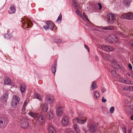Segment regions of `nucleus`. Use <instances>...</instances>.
<instances>
[{
	"label": "nucleus",
	"mask_w": 133,
	"mask_h": 133,
	"mask_svg": "<svg viewBox=\"0 0 133 133\" xmlns=\"http://www.w3.org/2000/svg\"><path fill=\"white\" fill-rule=\"evenodd\" d=\"M11 81L10 79L8 77H6L4 80V84L6 85H10L11 84Z\"/></svg>",
	"instance_id": "nucleus-25"
},
{
	"label": "nucleus",
	"mask_w": 133,
	"mask_h": 133,
	"mask_svg": "<svg viewBox=\"0 0 133 133\" xmlns=\"http://www.w3.org/2000/svg\"><path fill=\"white\" fill-rule=\"evenodd\" d=\"M55 41L57 43H60L62 42V40L60 39H55Z\"/></svg>",
	"instance_id": "nucleus-42"
},
{
	"label": "nucleus",
	"mask_w": 133,
	"mask_h": 133,
	"mask_svg": "<svg viewBox=\"0 0 133 133\" xmlns=\"http://www.w3.org/2000/svg\"><path fill=\"white\" fill-rule=\"evenodd\" d=\"M106 89L103 87H101V91L102 93H104L106 91Z\"/></svg>",
	"instance_id": "nucleus-40"
},
{
	"label": "nucleus",
	"mask_w": 133,
	"mask_h": 133,
	"mask_svg": "<svg viewBox=\"0 0 133 133\" xmlns=\"http://www.w3.org/2000/svg\"><path fill=\"white\" fill-rule=\"evenodd\" d=\"M16 6L14 5H12L10 7L8 13L10 14H14L16 10Z\"/></svg>",
	"instance_id": "nucleus-10"
},
{
	"label": "nucleus",
	"mask_w": 133,
	"mask_h": 133,
	"mask_svg": "<svg viewBox=\"0 0 133 133\" xmlns=\"http://www.w3.org/2000/svg\"><path fill=\"white\" fill-rule=\"evenodd\" d=\"M131 88H132V89H133V86H132L131 87Z\"/></svg>",
	"instance_id": "nucleus-64"
},
{
	"label": "nucleus",
	"mask_w": 133,
	"mask_h": 133,
	"mask_svg": "<svg viewBox=\"0 0 133 133\" xmlns=\"http://www.w3.org/2000/svg\"><path fill=\"white\" fill-rule=\"evenodd\" d=\"M19 88L21 92H24L26 89V87L25 84H23L21 85Z\"/></svg>",
	"instance_id": "nucleus-26"
},
{
	"label": "nucleus",
	"mask_w": 133,
	"mask_h": 133,
	"mask_svg": "<svg viewBox=\"0 0 133 133\" xmlns=\"http://www.w3.org/2000/svg\"><path fill=\"white\" fill-rule=\"evenodd\" d=\"M12 35L10 33H8L4 35V37L6 39H9L12 37Z\"/></svg>",
	"instance_id": "nucleus-31"
},
{
	"label": "nucleus",
	"mask_w": 133,
	"mask_h": 133,
	"mask_svg": "<svg viewBox=\"0 0 133 133\" xmlns=\"http://www.w3.org/2000/svg\"><path fill=\"white\" fill-rule=\"evenodd\" d=\"M105 58H106L108 60L110 61V56L109 55H106Z\"/></svg>",
	"instance_id": "nucleus-43"
},
{
	"label": "nucleus",
	"mask_w": 133,
	"mask_h": 133,
	"mask_svg": "<svg viewBox=\"0 0 133 133\" xmlns=\"http://www.w3.org/2000/svg\"><path fill=\"white\" fill-rule=\"evenodd\" d=\"M68 133H75L74 132L72 131H70Z\"/></svg>",
	"instance_id": "nucleus-60"
},
{
	"label": "nucleus",
	"mask_w": 133,
	"mask_h": 133,
	"mask_svg": "<svg viewBox=\"0 0 133 133\" xmlns=\"http://www.w3.org/2000/svg\"><path fill=\"white\" fill-rule=\"evenodd\" d=\"M62 19V15L61 14H60L59 16L57 19L56 21V22H58V21H61Z\"/></svg>",
	"instance_id": "nucleus-37"
},
{
	"label": "nucleus",
	"mask_w": 133,
	"mask_h": 133,
	"mask_svg": "<svg viewBox=\"0 0 133 133\" xmlns=\"http://www.w3.org/2000/svg\"><path fill=\"white\" fill-rule=\"evenodd\" d=\"M8 93L7 92L3 94V96L0 97V100L1 101L4 103L6 102V100L8 97Z\"/></svg>",
	"instance_id": "nucleus-9"
},
{
	"label": "nucleus",
	"mask_w": 133,
	"mask_h": 133,
	"mask_svg": "<svg viewBox=\"0 0 133 133\" xmlns=\"http://www.w3.org/2000/svg\"><path fill=\"white\" fill-rule=\"evenodd\" d=\"M128 67L131 70L132 69V66L130 63L128 64Z\"/></svg>",
	"instance_id": "nucleus-52"
},
{
	"label": "nucleus",
	"mask_w": 133,
	"mask_h": 133,
	"mask_svg": "<svg viewBox=\"0 0 133 133\" xmlns=\"http://www.w3.org/2000/svg\"><path fill=\"white\" fill-rule=\"evenodd\" d=\"M76 9H77L76 11V14L77 15H79L80 16V17H82V14H81L80 11L78 10V8Z\"/></svg>",
	"instance_id": "nucleus-35"
},
{
	"label": "nucleus",
	"mask_w": 133,
	"mask_h": 133,
	"mask_svg": "<svg viewBox=\"0 0 133 133\" xmlns=\"http://www.w3.org/2000/svg\"><path fill=\"white\" fill-rule=\"evenodd\" d=\"M36 120V123L38 125H39L42 124L44 121L43 119L39 115Z\"/></svg>",
	"instance_id": "nucleus-12"
},
{
	"label": "nucleus",
	"mask_w": 133,
	"mask_h": 133,
	"mask_svg": "<svg viewBox=\"0 0 133 133\" xmlns=\"http://www.w3.org/2000/svg\"><path fill=\"white\" fill-rule=\"evenodd\" d=\"M132 1V0H124L123 1V4L126 7H129Z\"/></svg>",
	"instance_id": "nucleus-20"
},
{
	"label": "nucleus",
	"mask_w": 133,
	"mask_h": 133,
	"mask_svg": "<svg viewBox=\"0 0 133 133\" xmlns=\"http://www.w3.org/2000/svg\"><path fill=\"white\" fill-rule=\"evenodd\" d=\"M112 66L114 68L116 69H119L120 68V66L119 64H118L117 62L115 60L111 62Z\"/></svg>",
	"instance_id": "nucleus-14"
},
{
	"label": "nucleus",
	"mask_w": 133,
	"mask_h": 133,
	"mask_svg": "<svg viewBox=\"0 0 133 133\" xmlns=\"http://www.w3.org/2000/svg\"><path fill=\"white\" fill-rule=\"evenodd\" d=\"M25 107L23 106L22 109V111L23 112H24L25 111Z\"/></svg>",
	"instance_id": "nucleus-54"
},
{
	"label": "nucleus",
	"mask_w": 133,
	"mask_h": 133,
	"mask_svg": "<svg viewBox=\"0 0 133 133\" xmlns=\"http://www.w3.org/2000/svg\"><path fill=\"white\" fill-rule=\"evenodd\" d=\"M69 122L68 118L66 116L63 117L62 119V125L66 126L68 125Z\"/></svg>",
	"instance_id": "nucleus-13"
},
{
	"label": "nucleus",
	"mask_w": 133,
	"mask_h": 133,
	"mask_svg": "<svg viewBox=\"0 0 133 133\" xmlns=\"http://www.w3.org/2000/svg\"><path fill=\"white\" fill-rule=\"evenodd\" d=\"M72 4L74 5V7L76 9L78 8L79 5V4L76 1L73 0L72 2Z\"/></svg>",
	"instance_id": "nucleus-29"
},
{
	"label": "nucleus",
	"mask_w": 133,
	"mask_h": 133,
	"mask_svg": "<svg viewBox=\"0 0 133 133\" xmlns=\"http://www.w3.org/2000/svg\"><path fill=\"white\" fill-rule=\"evenodd\" d=\"M122 90H127V89H126L125 87L122 88Z\"/></svg>",
	"instance_id": "nucleus-58"
},
{
	"label": "nucleus",
	"mask_w": 133,
	"mask_h": 133,
	"mask_svg": "<svg viewBox=\"0 0 133 133\" xmlns=\"http://www.w3.org/2000/svg\"><path fill=\"white\" fill-rule=\"evenodd\" d=\"M41 108L42 110L46 112L48 109V106L46 102L45 103L41 105Z\"/></svg>",
	"instance_id": "nucleus-11"
},
{
	"label": "nucleus",
	"mask_w": 133,
	"mask_h": 133,
	"mask_svg": "<svg viewBox=\"0 0 133 133\" xmlns=\"http://www.w3.org/2000/svg\"><path fill=\"white\" fill-rule=\"evenodd\" d=\"M129 109L131 111H133V105H130L129 107Z\"/></svg>",
	"instance_id": "nucleus-45"
},
{
	"label": "nucleus",
	"mask_w": 133,
	"mask_h": 133,
	"mask_svg": "<svg viewBox=\"0 0 133 133\" xmlns=\"http://www.w3.org/2000/svg\"><path fill=\"white\" fill-rule=\"evenodd\" d=\"M54 98L53 96L50 95H46L45 98L46 102L50 104H52L54 101Z\"/></svg>",
	"instance_id": "nucleus-7"
},
{
	"label": "nucleus",
	"mask_w": 133,
	"mask_h": 133,
	"mask_svg": "<svg viewBox=\"0 0 133 133\" xmlns=\"http://www.w3.org/2000/svg\"><path fill=\"white\" fill-rule=\"evenodd\" d=\"M78 115L79 117L80 118H82L83 117V113H78Z\"/></svg>",
	"instance_id": "nucleus-49"
},
{
	"label": "nucleus",
	"mask_w": 133,
	"mask_h": 133,
	"mask_svg": "<svg viewBox=\"0 0 133 133\" xmlns=\"http://www.w3.org/2000/svg\"><path fill=\"white\" fill-rule=\"evenodd\" d=\"M57 66V62L56 61H54V64L52 65L51 68V71L52 73L55 75L56 72V67Z\"/></svg>",
	"instance_id": "nucleus-17"
},
{
	"label": "nucleus",
	"mask_w": 133,
	"mask_h": 133,
	"mask_svg": "<svg viewBox=\"0 0 133 133\" xmlns=\"http://www.w3.org/2000/svg\"><path fill=\"white\" fill-rule=\"evenodd\" d=\"M128 133H131V130L130 129L129 130H128Z\"/></svg>",
	"instance_id": "nucleus-57"
},
{
	"label": "nucleus",
	"mask_w": 133,
	"mask_h": 133,
	"mask_svg": "<svg viewBox=\"0 0 133 133\" xmlns=\"http://www.w3.org/2000/svg\"><path fill=\"white\" fill-rule=\"evenodd\" d=\"M99 92L98 91H95L94 96L95 99H97L98 98L99 96Z\"/></svg>",
	"instance_id": "nucleus-32"
},
{
	"label": "nucleus",
	"mask_w": 133,
	"mask_h": 133,
	"mask_svg": "<svg viewBox=\"0 0 133 133\" xmlns=\"http://www.w3.org/2000/svg\"><path fill=\"white\" fill-rule=\"evenodd\" d=\"M48 129L50 133H56V130L52 126L49 125L48 126Z\"/></svg>",
	"instance_id": "nucleus-24"
},
{
	"label": "nucleus",
	"mask_w": 133,
	"mask_h": 133,
	"mask_svg": "<svg viewBox=\"0 0 133 133\" xmlns=\"http://www.w3.org/2000/svg\"><path fill=\"white\" fill-rule=\"evenodd\" d=\"M96 130V127L95 124L91 125L89 128V130L91 132L94 133Z\"/></svg>",
	"instance_id": "nucleus-15"
},
{
	"label": "nucleus",
	"mask_w": 133,
	"mask_h": 133,
	"mask_svg": "<svg viewBox=\"0 0 133 133\" xmlns=\"http://www.w3.org/2000/svg\"><path fill=\"white\" fill-rule=\"evenodd\" d=\"M40 116L44 120V121L45 119L47 117V114L45 112H43L42 113L41 115H40Z\"/></svg>",
	"instance_id": "nucleus-34"
},
{
	"label": "nucleus",
	"mask_w": 133,
	"mask_h": 133,
	"mask_svg": "<svg viewBox=\"0 0 133 133\" xmlns=\"http://www.w3.org/2000/svg\"><path fill=\"white\" fill-rule=\"evenodd\" d=\"M101 55L102 57L103 58L105 59V56L106 55V54L104 53L103 52H101Z\"/></svg>",
	"instance_id": "nucleus-41"
},
{
	"label": "nucleus",
	"mask_w": 133,
	"mask_h": 133,
	"mask_svg": "<svg viewBox=\"0 0 133 133\" xmlns=\"http://www.w3.org/2000/svg\"><path fill=\"white\" fill-rule=\"evenodd\" d=\"M119 81L120 82H122L123 83H125L128 84H131V81L129 82L127 81L126 80L124 79L123 78H120L119 79Z\"/></svg>",
	"instance_id": "nucleus-22"
},
{
	"label": "nucleus",
	"mask_w": 133,
	"mask_h": 133,
	"mask_svg": "<svg viewBox=\"0 0 133 133\" xmlns=\"http://www.w3.org/2000/svg\"><path fill=\"white\" fill-rule=\"evenodd\" d=\"M131 121H132L133 120V115H132L131 117Z\"/></svg>",
	"instance_id": "nucleus-59"
},
{
	"label": "nucleus",
	"mask_w": 133,
	"mask_h": 133,
	"mask_svg": "<svg viewBox=\"0 0 133 133\" xmlns=\"http://www.w3.org/2000/svg\"><path fill=\"white\" fill-rule=\"evenodd\" d=\"M96 86V81H93L92 83V84L91 87V88L92 89V90H94L95 89Z\"/></svg>",
	"instance_id": "nucleus-33"
},
{
	"label": "nucleus",
	"mask_w": 133,
	"mask_h": 133,
	"mask_svg": "<svg viewBox=\"0 0 133 133\" xmlns=\"http://www.w3.org/2000/svg\"><path fill=\"white\" fill-rule=\"evenodd\" d=\"M101 49L104 51L108 52L112 51L113 50V48L110 46L104 45L101 46Z\"/></svg>",
	"instance_id": "nucleus-8"
},
{
	"label": "nucleus",
	"mask_w": 133,
	"mask_h": 133,
	"mask_svg": "<svg viewBox=\"0 0 133 133\" xmlns=\"http://www.w3.org/2000/svg\"><path fill=\"white\" fill-rule=\"evenodd\" d=\"M74 128L77 133H80V130L79 129V126L78 124H75L74 126Z\"/></svg>",
	"instance_id": "nucleus-30"
},
{
	"label": "nucleus",
	"mask_w": 133,
	"mask_h": 133,
	"mask_svg": "<svg viewBox=\"0 0 133 133\" xmlns=\"http://www.w3.org/2000/svg\"><path fill=\"white\" fill-rule=\"evenodd\" d=\"M46 24L47 26L44 25L43 27L45 30H47L48 29H49L51 30H53L54 27V24L52 22L48 21H46Z\"/></svg>",
	"instance_id": "nucleus-1"
},
{
	"label": "nucleus",
	"mask_w": 133,
	"mask_h": 133,
	"mask_svg": "<svg viewBox=\"0 0 133 133\" xmlns=\"http://www.w3.org/2000/svg\"><path fill=\"white\" fill-rule=\"evenodd\" d=\"M20 123L22 127L26 128L29 126V124L26 119L25 118H21Z\"/></svg>",
	"instance_id": "nucleus-2"
},
{
	"label": "nucleus",
	"mask_w": 133,
	"mask_h": 133,
	"mask_svg": "<svg viewBox=\"0 0 133 133\" xmlns=\"http://www.w3.org/2000/svg\"><path fill=\"white\" fill-rule=\"evenodd\" d=\"M115 108L114 107H111L110 109V112L111 113H112L114 110Z\"/></svg>",
	"instance_id": "nucleus-39"
},
{
	"label": "nucleus",
	"mask_w": 133,
	"mask_h": 133,
	"mask_svg": "<svg viewBox=\"0 0 133 133\" xmlns=\"http://www.w3.org/2000/svg\"><path fill=\"white\" fill-rule=\"evenodd\" d=\"M98 4L99 7V10L101 9L102 8V5L101 4L99 3H98Z\"/></svg>",
	"instance_id": "nucleus-51"
},
{
	"label": "nucleus",
	"mask_w": 133,
	"mask_h": 133,
	"mask_svg": "<svg viewBox=\"0 0 133 133\" xmlns=\"http://www.w3.org/2000/svg\"><path fill=\"white\" fill-rule=\"evenodd\" d=\"M84 46L85 48H86V49H87V50L88 52H89V49L88 46L85 44L84 45Z\"/></svg>",
	"instance_id": "nucleus-47"
},
{
	"label": "nucleus",
	"mask_w": 133,
	"mask_h": 133,
	"mask_svg": "<svg viewBox=\"0 0 133 133\" xmlns=\"http://www.w3.org/2000/svg\"><path fill=\"white\" fill-rule=\"evenodd\" d=\"M24 21H21V23H22L23 24L25 25L26 24L27 25H28V26H29L30 24H32V22H31V21L27 19L26 20V22H25V21H24V22H23ZM27 28H29V27H26Z\"/></svg>",
	"instance_id": "nucleus-18"
},
{
	"label": "nucleus",
	"mask_w": 133,
	"mask_h": 133,
	"mask_svg": "<svg viewBox=\"0 0 133 133\" xmlns=\"http://www.w3.org/2000/svg\"><path fill=\"white\" fill-rule=\"evenodd\" d=\"M46 117L50 119L52 118L53 117V114L51 111H49L48 114H47Z\"/></svg>",
	"instance_id": "nucleus-28"
},
{
	"label": "nucleus",
	"mask_w": 133,
	"mask_h": 133,
	"mask_svg": "<svg viewBox=\"0 0 133 133\" xmlns=\"http://www.w3.org/2000/svg\"><path fill=\"white\" fill-rule=\"evenodd\" d=\"M122 130L124 133H127L126 128L124 127L122 129Z\"/></svg>",
	"instance_id": "nucleus-48"
},
{
	"label": "nucleus",
	"mask_w": 133,
	"mask_h": 133,
	"mask_svg": "<svg viewBox=\"0 0 133 133\" xmlns=\"http://www.w3.org/2000/svg\"><path fill=\"white\" fill-rule=\"evenodd\" d=\"M117 35H118L119 36L121 37H123L124 36V34L122 33V32H121L119 31L117 32Z\"/></svg>",
	"instance_id": "nucleus-38"
},
{
	"label": "nucleus",
	"mask_w": 133,
	"mask_h": 133,
	"mask_svg": "<svg viewBox=\"0 0 133 133\" xmlns=\"http://www.w3.org/2000/svg\"><path fill=\"white\" fill-rule=\"evenodd\" d=\"M111 73L112 75H115V74H116V71L115 70H112L111 71Z\"/></svg>",
	"instance_id": "nucleus-44"
},
{
	"label": "nucleus",
	"mask_w": 133,
	"mask_h": 133,
	"mask_svg": "<svg viewBox=\"0 0 133 133\" xmlns=\"http://www.w3.org/2000/svg\"><path fill=\"white\" fill-rule=\"evenodd\" d=\"M102 102L103 103H105L107 101L106 99H105L103 97H102Z\"/></svg>",
	"instance_id": "nucleus-50"
},
{
	"label": "nucleus",
	"mask_w": 133,
	"mask_h": 133,
	"mask_svg": "<svg viewBox=\"0 0 133 133\" xmlns=\"http://www.w3.org/2000/svg\"><path fill=\"white\" fill-rule=\"evenodd\" d=\"M8 123L7 119L5 117L0 118V127L2 128H5L7 125Z\"/></svg>",
	"instance_id": "nucleus-4"
},
{
	"label": "nucleus",
	"mask_w": 133,
	"mask_h": 133,
	"mask_svg": "<svg viewBox=\"0 0 133 133\" xmlns=\"http://www.w3.org/2000/svg\"><path fill=\"white\" fill-rule=\"evenodd\" d=\"M28 114L31 117L34 118L38 117L39 115L38 113L34 112L32 111L30 112Z\"/></svg>",
	"instance_id": "nucleus-19"
},
{
	"label": "nucleus",
	"mask_w": 133,
	"mask_h": 133,
	"mask_svg": "<svg viewBox=\"0 0 133 133\" xmlns=\"http://www.w3.org/2000/svg\"><path fill=\"white\" fill-rule=\"evenodd\" d=\"M13 98L12 102V107L15 108L19 103V98L17 95H14Z\"/></svg>",
	"instance_id": "nucleus-3"
},
{
	"label": "nucleus",
	"mask_w": 133,
	"mask_h": 133,
	"mask_svg": "<svg viewBox=\"0 0 133 133\" xmlns=\"http://www.w3.org/2000/svg\"><path fill=\"white\" fill-rule=\"evenodd\" d=\"M85 133H89L88 131H85Z\"/></svg>",
	"instance_id": "nucleus-62"
},
{
	"label": "nucleus",
	"mask_w": 133,
	"mask_h": 133,
	"mask_svg": "<svg viewBox=\"0 0 133 133\" xmlns=\"http://www.w3.org/2000/svg\"><path fill=\"white\" fill-rule=\"evenodd\" d=\"M129 43L130 46L133 47V40L130 41L129 42Z\"/></svg>",
	"instance_id": "nucleus-53"
},
{
	"label": "nucleus",
	"mask_w": 133,
	"mask_h": 133,
	"mask_svg": "<svg viewBox=\"0 0 133 133\" xmlns=\"http://www.w3.org/2000/svg\"><path fill=\"white\" fill-rule=\"evenodd\" d=\"M28 103V102L27 101H25L23 104V106L26 107L27 104Z\"/></svg>",
	"instance_id": "nucleus-55"
},
{
	"label": "nucleus",
	"mask_w": 133,
	"mask_h": 133,
	"mask_svg": "<svg viewBox=\"0 0 133 133\" xmlns=\"http://www.w3.org/2000/svg\"><path fill=\"white\" fill-rule=\"evenodd\" d=\"M63 112V108L59 107L57 108V114L58 116H60L62 114Z\"/></svg>",
	"instance_id": "nucleus-16"
},
{
	"label": "nucleus",
	"mask_w": 133,
	"mask_h": 133,
	"mask_svg": "<svg viewBox=\"0 0 133 133\" xmlns=\"http://www.w3.org/2000/svg\"><path fill=\"white\" fill-rule=\"evenodd\" d=\"M95 8H96L97 9V8H98V6H95Z\"/></svg>",
	"instance_id": "nucleus-63"
},
{
	"label": "nucleus",
	"mask_w": 133,
	"mask_h": 133,
	"mask_svg": "<svg viewBox=\"0 0 133 133\" xmlns=\"http://www.w3.org/2000/svg\"><path fill=\"white\" fill-rule=\"evenodd\" d=\"M83 15L85 17V18L87 20H88L89 19L87 17V16L85 14L84 12L83 13Z\"/></svg>",
	"instance_id": "nucleus-46"
},
{
	"label": "nucleus",
	"mask_w": 133,
	"mask_h": 133,
	"mask_svg": "<svg viewBox=\"0 0 133 133\" xmlns=\"http://www.w3.org/2000/svg\"><path fill=\"white\" fill-rule=\"evenodd\" d=\"M121 17L122 19L125 18L129 20L133 19V14L131 12L122 14Z\"/></svg>",
	"instance_id": "nucleus-5"
},
{
	"label": "nucleus",
	"mask_w": 133,
	"mask_h": 133,
	"mask_svg": "<svg viewBox=\"0 0 133 133\" xmlns=\"http://www.w3.org/2000/svg\"><path fill=\"white\" fill-rule=\"evenodd\" d=\"M35 96L36 98L38 99L39 100H40L41 99L40 95L37 93H36L35 94Z\"/></svg>",
	"instance_id": "nucleus-36"
},
{
	"label": "nucleus",
	"mask_w": 133,
	"mask_h": 133,
	"mask_svg": "<svg viewBox=\"0 0 133 133\" xmlns=\"http://www.w3.org/2000/svg\"><path fill=\"white\" fill-rule=\"evenodd\" d=\"M130 77H131V78H133V75L131 74Z\"/></svg>",
	"instance_id": "nucleus-61"
},
{
	"label": "nucleus",
	"mask_w": 133,
	"mask_h": 133,
	"mask_svg": "<svg viewBox=\"0 0 133 133\" xmlns=\"http://www.w3.org/2000/svg\"><path fill=\"white\" fill-rule=\"evenodd\" d=\"M108 39H110L111 42H117L118 41V37H114L111 36L108 37Z\"/></svg>",
	"instance_id": "nucleus-23"
},
{
	"label": "nucleus",
	"mask_w": 133,
	"mask_h": 133,
	"mask_svg": "<svg viewBox=\"0 0 133 133\" xmlns=\"http://www.w3.org/2000/svg\"><path fill=\"white\" fill-rule=\"evenodd\" d=\"M99 28L105 30H112L113 29V27L112 26H99Z\"/></svg>",
	"instance_id": "nucleus-21"
},
{
	"label": "nucleus",
	"mask_w": 133,
	"mask_h": 133,
	"mask_svg": "<svg viewBox=\"0 0 133 133\" xmlns=\"http://www.w3.org/2000/svg\"><path fill=\"white\" fill-rule=\"evenodd\" d=\"M131 74H130L129 73H127V75L129 77H130Z\"/></svg>",
	"instance_id": "nucleus-56"
},
{
	"label": "nucleus",
	"mask_w": 133,
	"mask_h": 133,
	"mask_svg": "<svg viewBox=\"0 0 133 133\" xmlns=\"http://www.w3.org/2000/svg\"><path fill=\"white\" fill-rule=\"evenodd\" d=\"M75 120H76L79 124H84L85 123L86 121V120L80 119L77 118H75Z\"/></svg>",
	"instance_id": "nucleus-27"
},
{
	"label": "nucleus",
	"mask_w": 133,
	"mask_h": 133,
	"mask_svg": "<svg viewBox=\"0 0 133 133\" xmlns=\"http://www.w3.org/2000/svg\"><path fill=\"white\" fill-rule=\"evenodd\" d=\"M107 18L108 23L112 24L115 20V16L112 14H109L107 15Z\"/></svg>",
	"instance_id": "nucleus-6"
}]
</instances>
